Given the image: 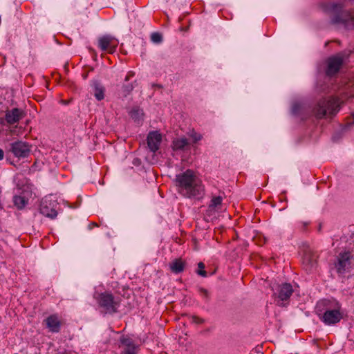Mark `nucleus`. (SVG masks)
Wrapping results in <instances>:
<instances>
[{"mask_svg": "<svg viewBox=\"0 0 354 354\" xmlns=\"http://www.w3.org/2000/svg\"><path fill=\"white\" fill-rule=\"evenodd\" d=\"M47 328L52 333H58L60 330V321L56 315L47 317L45 320Z\"/></svg>", "mask_w": 354, "mask_h": 354, "instance_id": "ddd939ff", "label": "nucleus"}, {"mask_svg": "<svg viewBox=\"0 0 354 354\" xmlns=\"http://www.w3.org/2000/svg\"><path fill=\"white\" fill-rule=\"evenodd\" d=\"M188 145V140L185 137L176 138L172 142V148L174 150H183Z\"/></svg>", "mask_w": 354, "mask_h": 354, "instance_id": "f3484780", "label": "nucleus"}, {"mask_svg": "<svg viewBox=\"0 0 354 354\" xmlns=\"http://www.w3.org/2000/svg\"><path fill=\"white\" fill-rule=\"evenodd\" d=\"M200 292L204 297H207V291L206 290L202 288L200 290Z\"/></svg>", "mask_w": 354, "mask_h": 354, "instance_id": "cd10ccee", "label": "nucleus"}, {"mask_svg": "<svg viewBox=\"0 0 354 354\" xmlns=\"http://www.w3.org/2000/svg\"><path fill=\"white\" fill-rule=\"evenodd\" d=\"M104 87L97 83L94 84V95L95 98L100 101L104 98Z\"/></svg>", "mask_w": 354, "mask_h": 354, "instance_id": "6ab92c4d", "label": "nucleus"}, {"mask_svg": "<svg viewBox=\"0 0 354 354\" xmlns=\"http://www.w3.org/2000/svg\"><path fill=\"white\" fill-rule=\"evenodd\" d=\"M142 111L139 109H133L131 112V118L134 119L136 121H138V122H140V120H142Z\"/></svg>", "mask_w": 354, "mask_h": 354, "instance_id": "4be33fe9", "label": "nucleus"}, {"mask_svg": "<svg viewBox=\"0 0 354 354\" xmlns=\"http://www.w3.org/2000/svg\"><path fill=\"white\" fill-rule=\"evenodd\" d=\"M302 264L307 271H311L317 264V255L310 250H306L302 258Z\"/></svg>", "mask_w": 354, "mask_h": 354, "instance_id": "9d476101", "label": "nucleus"}, {"mask_svg": "<svg viewBox=\"0 0 354 354\" xmlns=\"http://www.w3.org/2000/svg\"><path fill=\"white\" fill-rule=\"evenodd\" d=\"M317 313L326 325H333L343 317L342 305L336 299H324L317 305Z\"/></svg>", "mask_w": 354, "mask_h": 354, "instance_id": "f03ea898", "label": "nucleus"}, {"mask_svg": "<svg viewBox=\"0 0 354 354\" xmlns=\"http://www.w3.org/2000/svg\"><path fill=\"white\" fill-rule=\"evenodd\" d=\"M133 75L134 74H133V72H131V71L129 72L128 74L127 75L126 77H125V81H128L129 80V78L131 77H132Z\"/></svg>", "mask_w": 354, "mask_h": 354, "instance_id": "c85d7f7f", "label": "nucleus"}, {"mask_svg": "<svg viewBox=\"0 0 354 354\" xmlns=\"http://www.w3.org/2000/svg\"><path fill=\"white\" fill-rule=\"evenodd\" d=\"M198 268H200V270L198 271V274L203 277H206V272L203 270L205 268L204 264L200 262L198 263Z\"/></svg>", "mask_w": 354, "mask_h": 354, "instance_id": "a878e982", "label": "nucleus"}, {"mask_svg": "<svg viewBox=\"0 0 354 354\" xmlns=\"http://www.w3.org/2000/svg\"><path fill=\"white\" fill-rule=\"evenodd\" d=\"M99 47L102 50H107L109 53H113L116 46L117 42L109 36H104L99 39Z\"/></svg>", "mask_w": 354, "mask_h": 354, "instance_id": "f8f14e48", "label": "nucleus"}, {"mask_svg": "<svg viewBox=\"0 0 354 354\" xmlns=\"http://www.w3.org/2000/svg\"><path fill=\"white\" fill-rule=\"evenodd\" d=\"M326 10L333 15L334 23H342L346 26H354V17L348 12L342 10L340 3H330L326 7Z\"/></svg>", "mask_w": 354, "mask_h": 354, "instance_id": "7ed1b4c3", "label": "nucleus"}, {"mask_svg": "<svg viewBox=\"0 0 354 354\" xmlns=\"http://www.w3.org/2000/svg\"><path fill=\"white\" fill-rule=\"evenodd\" d=\"M189 136L193 140L194 142H197L202 139V136L194 131L190 132Z\"/></svg>", "mask_w": 354, "mask_h": 354, "instance_id": "b1692460", "label": "nucleus"}, {"mask_svg": "<svg viewBox=\"0 0 354 354\" xmlns=\"http://www.w3.org/2000/svg\"><path fill=\"white\" fill-rule=\"evenodd\" d=\"M223 198L221 196H214L210 202L209 208L211 209H218L222 203Z\"/></svg>", "mask_w": 354, "mask_h": 354, "instance_id": "412c9836", "label": "nucleus"}, {"mask_svg": "<svg viewBox=\"0 0 354 354\" xmlns=\"http://www.w3.org/2000/svg\"><path fill=\"white\" fill-rule=\"evenodd\" d=\"M338 99L330 97L319 102L315 114L317 118H322L326 115H333L337 113L339 109Z\"/></svg>", "mask_w": 354, "mask_h": 354, "instance_id": "20e7f679", "label": "nucleus"}, {"mask_svg": "<svg viewBox=\"0 0 354 354\" xmlns=\"http://www.w3.org/2000/svg\"><path fill=\"white\" fill-rule=\"evenodd\" d=\"M190 322H191V323H193V324H201L204 322V320L201 317L193 315V316L190 317Z\"/></svg>", "mask_w": 354, "mask_h": 354, "instance_id": "393cba45", "label": "nucleus"}, {"mask_svg": "<svg viewBox=\"0 0 354 354\" xmlns=\"http://www.w3.org/2000/svg\"><path fill=\"white\" fill-rule=\"evenodd\" d=\"M176 185L178 192L188 198H201L205 194V185L198 174L187 169L176 176Z\"/></svg>", "mask_w": 354, "mask_h": 354, "instance_id": "f257e3e1", "label": "nucleus"}, {"mask_svg": "<svg viewBox=\"0 0 354 354\" xmlns=\"http://www.w3.org/2000/svg\"><path fill=\"white\" fill-rule=\"evenodd\" d=\"M123 88L125 93H129L133 89V86L131 85H127Z\"/></svg>", "mask_w": 354, "mask_h": 354, "instance_id": "bb28decb", "label": "nucleus"}, {"mask_svg": "<svg viewBox=\"0 0 354 354\" xmlns=\"http://www.w3.org/2000/svg\"><path fill=\"white\" fill-rule=\"evenodd\" d=\"M151 39L153 43L159 44L162 40V35L158 32H153L151 35Z\"/></svg>", "mask_w": 354, "mask_h": 354, "instance_id": "5701e85b", "label": "nucleus"}, {"mask_svg": "<svg viewBox=\"0 0 354 354\" xmlns=\"http://www.w3.org/2000/svg\"><path fill=\"white\" fill-rule=\"evenodd\" d=\"M47 200L45 199L41 205L40 211L41 213L44 215L45 216L54 218L57 216V212L54 208H48V207L46 205Z\"/></svg>", "mask_w": 354, "mask_h": 354, "instance_id": "dca6fc26", "label": "nucleus"}, {"mask_svg": "<svg viewBox=\"0 0 354 354\" xmlns=\"http://www.w3.org/2000/svg\"><path fill=\"white\" fill-rule=\"evenodd\" d=\"M185 263L181 259H175L169 264V268L174 273H180L183 271Z\"/></svg>", "mask_w": 354, "mask_h": 354, "instance_id": "a211bd4d", "label": "nucleus"}, {"mask_svg": "<svg viewBox=\"0 0 354 354\" xmlns=\"http://www.w3.org/2000/svg\"><path fill=\"white\" fill-rule=\"evenodd\" d=\"M98 303L106 313H115L118 307V302L115 301L110 293H102L100 295Z\"/></svg>", "mask_w": 354, "mask_h": 354, "instance_id": "423d86ee", "label": "nucleus"}, {"mask_svg": "<svg viewBox=\"0 0 354 354\" xmlns=\"http://www.w3.org/2000/svg\"><path fill=\"white\" fill-rule=\"evenodd\" d=\"M30 151L31 146L26 142L17 141L10 145V151L19 158L28 157Z\"/></svg>", "mask_w": 354, "mask_h": 354, "instance_id": "0eeeda50", "label": "nucleus"}, {"mask_svg": "<svg viewBox=\"0 0 354 354\" xmlns=\"http://www.w3.org/2000/svg\"><path fill=\"white\" fill-rule=\"evenodd\" d=\"M272 290L274 295L279 299L277 304L280 306L283 305L282 301H286L290 297L293 292L292 286L287 283L278 286L276 288L272 287Z\"/></svg>", "mask_w": 354, "mask_h": 354, "instance_id": "6e6552de", "label": "nucleus"}, {"mask_svg": "<svg viewBox=\"0 0 354 354\" xmlns=\"http://www.w3.org/2000/svg\"><path fill=\"white\" fill-rule=\"evenodd\" d=\"M121 344L123 347L124 354H136L138 350L137 346L133 343L129 338H122Z\"/></svg>", "mask_w": 354, "mask_h": 354, "instance_id": "2eb2a0df", "label": "nucleus"}, {"mask_svg": "<svg viewBox=\"0 0 354 354\" xmlns=\"http://www.w3.org/2000/svg\"><path fill=\"white\" fill-rule=\"evenodd\" d=\"M343 63V58L340 55L331 57L328 60V68L326 73L328 75L335 74Z\"/></svg>", "mask_w": 354, "mask_h": 354, "instance_id": "1a4fd4ad", "label": "nucleus"}, {"mask_svg": "<svg viewBox=\"0 0 354 354\" xmlns=\"http://www.w3.org/2000/svg\"><path fill=\"white\" fill-rule=\"evenodd\" d=\"M161 141L162 136L158 131H151L148 134L147 145L151 151L155 152L159 149Z\"/></svg>", "mask_w": 354, "mask_h": 354, "instance_id": "9b49d317", "label": "nucleus"}, {"mask_svg": "<svg viewBox=\"0 0 354 354\" xmlns=\"http://www.w3.org/2000/svg\"><path fill=\"white\" fill-rule=\"evenodd\" d=\"M4 156L3 151L0 148V160H3Z\"/></svg>", "mask_w": 354, "mask_h": 354, "instance_id": "c756f323", "label": "nucleus"}, {"mask_svg": "<svg viewBox=\"0 0 354 354\" xmlns=\"http://www.w3.org/2000/svg\"><path fill=\"white\" fill-rule=\"evenodd\" d=\"M351 255L348 252L340 253L337 258L335 264L337 272L342 274L350 271L352 267Z\"/></svg>", "mask_w": 354, "mask_h": 354, "instance_id": "39448f33", "label": "nucleus"}, {"mask_svg": "<svg viewBox=\"0 0 354 354\" xmlns=\"http://www.w3.org/2000/svg\"><path fill=\"white\" fill-rule=\"evenodd\" d=\"M23 118V111L19 109H13L8 111L6 115V120L9 124H14L19 122Z\"/></svg>", "mask_w": 354, "mask_h": 354, "instance_id": "4468645a", "label": "nucleus"}, {"mask_svg": "<svg viewBox=\"0 0 354 354\" xmlns=\"http://www.w3.org/2000/svg\"><path fill=\"white\" fill-rule=\"evenodd\" d=\"M13 202L18 209H22L27 205L28 199L24 196H15L13 198Z\"/></svg>", "mask_w": 354, "mask_h": 354, "instance_id": "aec40b11", "label": "nucleus"}]
</instances>
